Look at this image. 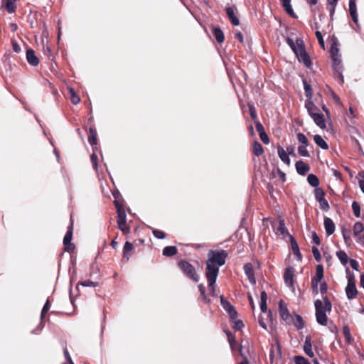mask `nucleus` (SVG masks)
Wrapping results in <instances>:
<instances>
[{"instance_id": "1", "label": "nucleus", "mask_w": 364, "mask_h": 364, "mask_svg": "<svg viewBox=\"0 0 364 364\" xmlns=\"http://www.w3.org/2000/svg\"><path fill=\"white\" fill-rule=\"evenodd\" d=\"M228 253L223 250H210L206 261L205 274H208L210 281L213 282L219 274V267L225 263Z\"/></svg>"}, {"instance_id": "2", "label": "nucleus", "mask_w": 364, "mask_h": 364, "mask_svg": "<svg viewBox=\"0 0 364 364\" xmlns=\"http://www.w3.org/2000/svg\"><path fill=\"white\" fill-rule=\"evenodd\" d=\"M324 305L321 300L317 299L314 302L316 309V321L322 326H326L328 323V318L326 312H331L332 309V304L326 295L323 296Z\"/></svg>"}, {"instance_id": "3", "label": "nucleus", "mask_w": 364, "mask_h": 364, "mask_svg": "<svg viewBox=\"0 0 364 364\" xmlns=\"http://www.w3.org/2000/svg\"><path fill=\"white\" fill-rule=\"evenodd\" d=\"M177 266L183 274L193 282H198L200 279V275L198 274L195 267L186 259H180L177 262Z\"/></svg>"}, {"instance_id": "4", "label": "nucleus", "mask_w": 364, "mask_h": 364, "mask_svg": "<svg viewBox=\"0 0 364 364\" xmlns=\"http://www.w3.org/2000/svg\"><path fill=\"white\" fill-rule=\"evenodd\" d=\"M286 42L296 58L301 55L303 53L306 51L305 44L302 38H298L294 42L291 38L287 36L286 38Z\"/></svg>"}, {"instance_id": "5", "label": "nucleus", "mask_w": 364, "mask_h": 364, "mask_svg": "<svg viewBox=\"0 0 364 364\" xmlns=\"http://www.w3.org/2000/svg\"><path fill=\"white\" fill-rule=\"evenodd\" d=\"M331 59L334 77L336 80L339 81L340 84L342 85L344 82V77L343 75V68L341 64V56L331 58Z\"/></svg>"}, {"instance_id": "6", "label": "nucleus", "mask_w": 364, "mask_h": 364, "mask_svg": "<svg viewBox=\"0 0 364 364\" xmlns=\"http://www.w3.org/2000/svg\"><path fill=\"white\" fill-rule=\"evenodd\" d=\"M73 220L72 215L70 216V224L68 227V230L65 233V235L63 238V245L64 249L66 252H73L75 248V246L73 243L71 242L73 237Z\"/></svg>"}, {"instance_id": "7", "label": "nucleus", "mask_w": 364, "mask_h": 364, "mask_svg": "<svg viewBox=\"0 0 364 364\" xmlns=\"http://www.w3.org/2000/svg\"><path fill=\"white\" fill-rule=\"evenodd\" d=\"M279 312L282 319H283L287 324H291L293 322V316L289 314L287 305L283 300H280L279 302Z\"/></svg>"}, {"instance_id": "8", "label": "nucleus", "mask_w": 364, "mask_h": 364, "mask_svg": "<svg viewBox=\"0 0 364 364\" xmlns=\"http://www.w3.org/2000/svg\"><path fill=\"white\" fill-rule=\"evenodd\" d=\"M220 304L223 308L228 313L231 320H234L237 317V312L235 307L223 296H220Z\"/></svg>"}, {"instance_id": "9", "label": "nucleus", "mask_w": 364, "mask_h": 364, "mask_svg": "<svg viewBox=\"0 0 364 364\" xmlns=\"http://www.w3.org/2000/svg\"><path fill=\"white\" fill-rule=\"evenodd\" d=\"M364 225L360 222H356L353 225V235L357 237L356 241L364 246Z\"/></svg>"}, {"instance_id": "10", "label": "nucleus", "mask_w": 364, "mask_h": 364, "mask_svg": "<svg viewBox=\"0 0 364 364\" xmlns=\"http://www.w3.org/2000/svg\"><path fill=\"white\" fill-rule=\"evenodd\" d=\"M295 269L293 267H288L285 269L284 273V280L285 284L292 289L294 287V277Z\"/></svg>"}, {"instance_id": "11", "label": "nucleus", "mask_w": 364, "mask_h": 364, "mask_svg": "<svg viewBox=\"0 0 364 364\" xmlns=\"http://www.w3.org/2000/svg\"><path fill=\"white\" fill-rule=\"evenodd\" d=\"M243 269L249 282L253 285L255 284L256 279L255 277L253 265L251 263H247L244 265Z\"/></svg>"}, {"instance_id": "12", "label": "nucleus", "mask_w": 364, "mask_h": 364, "mask_svg": "<svg viewBox=\"0 0 364 364\" xmlns=\"http://www.w3.org/2000/svg\"><path fill=\"white\" fill-rule=\"evenodd\" d=\"M117 226L123 234L127 235L130 232V227L127 224V215L117 217Z\"/></svg>"}, {"instance_id": "13", "label": "nucleus", "mask_w": 364, "mask_h": 364, "mask_svg": "<svg viewBox=\"0 0 364 364\" xmlns=\"http://www.w3.org/2000/svg\"><path fill=\"white\" fill-rule=\"evenodd\" d=\"M26 60L32 66H37L39 64V59L36 55L35 51L30 48L26 49Z\"/></svg>"}, {"instance_id": "14", "label": "nucleus", "mask_w": 364, "mask_h": 364, "mask_svg": "<svg viewBox=\"0 0 364 364\" xmlns=\"http://www.w3.org/2000/svg\"><path fill=\"white\" fill-rule=\"evenodd\" d=\"M349 12L353 22L356 24L357 27L359 28L356 0H349Z\"/></svg>"}, {"instance_id": "15", "label": "nucleus", "mask_w": 364, "mask_h": 364, "mask_svg": "<svg viewBox=\"0 0 364 364\" xmlns=\"http://www.w3.org/2000/svg\"><path fill=\"white\" fill-rule=\"evenodd\" d=\"M289 238H290V243H291V250H292L293 254L296 257V259L299 261H301L302 260V255L300 252L299 247L298 245L297 242L296 241L294 237L291 235H289Z\"/></svg>"}, {"instance_id": "16", "label": "nucleus", "mask_w": 364, "mask_h": 364, "mask_svg": "<svg viewBox=\"0 0 364 364\" xmlns=\"http://www.w3.org/2000/svg\"><path fill=\"white\" fill-rule=\"evenodd\" d=\"M295 167L296 171L301 176H304L307 173V172L310 170V166L308 164L304 162L303 161H298L296 162Z\"/></svg>"}, {"instance_id": "17", "label": "nucleus", "mask_w": 364, "mask_h": 364, "mask_svg": "<svg viewBox=\"0 0 364 364\" xmlns=\"http://www.w3.org/2000/svg\"><path fill=\"white\" fill-rule=\"evenodd\" d=\"M284 8V11L288 14L291 17L294 18H297V15L294 13L293 8L291 4V0H279Z\"/></svg>"}, {"instance_id": "18", "label": "nucleus", "mask_w": 364, "mask_h": 364, "mask_svg": "<svg viewBox=\"0 0 364 364\" xmlns=\"http://www.w3.org/2000/svg\"><path fill=\"white\" fill-rule=\"evenodd\" d=\"M226 14L229 18L231 23L233 26L240 25V20L237 16L235 14V9L233 7L229 6L225 9Z\"/></svg>"}, {"instance_id": "19", "label": "nucleus", "mask_w": 364, "mask_h": 364, "mask_svg": "<svg viewBox=\"0 0 364 364\" xmlns=\"http://www.w3.org/2000/svg\"><path fill=\"white\" fill-rule=\"evenodd\" d=\"M326 232L328 236L331 235L335 232V224L333 221L329 218H325L323 221Z\"/></svg>"}, {"instance_id": "20", "label": "nucleus", "mask_w": 364, "mask_h": 364, "mask_svg": "<svg viewBox=\"0 0 364 364\" xmlns=\"http://www.w3.org/2000/svg\"><path fill=\"white\" fill-rule=\"evenodd\" d=\"M299 141L302 144V145L299 146L298 147V152L299 154L305 157H309V153L308 150L306 149L307 142H308V138H298Z\"/></svg>"}, {"instance_id": "21", "label": "nucleus", "mask_w": 364, "mask_h": 364, "mask_svg": "<svg viewBox=\"0 0 364 364\" xmlns=\"http://www.w3.org/2000/svg\"><path fill=\"white\" fill-rule=\"evenodd\" d=\"M17 0H2V6L9 14H13L16 11V2Z\"/></svg>"}, {"instance_id": "22", "label": "nucleus", "mask_w": 364, "mask_h": 364, "mask_svg": "<svg viewBox=\"0 0 364 364\" xmlns=\"http://www.w3.org/2000/svg\"><path fill=\"white\" fill-rule=\"evenodd\" d=\"M297 59L300 63H303L307 68L311 69L312 62L306 51L303 53L301 55L299 56Z\"/></svg>"}, {"instance_id": "23", "label": "nucleus", "mask_w": 364, "mask_h": 364, "mask_svg": "<svg viewBox=\"0 0 364 364\" xmlns=\"http://www.w3.org/2000/svg\"><path fill=\"white\" fill-rule=\"evenodd\" d=\"M311 117L314 119V122L320 128L323 129L326 127V122L323 114L319 112L314 114V115H310Z\"/></svg>"}, {"instance_id": "24", "label": "nucleus", "mask_w": 364, "mask_h": 364, "mask_svg": "<svg viewBox=\"0 0 364 364\" xmlns=\"http://www.w3.org/2000/svg\"><path fill=\"white\" fill-rule=\"evenodd\" d=\"M227 337L228 342L230 343V348L232 350H235L236 348L240 352V346H242L241 345H239L238 343L236 341L235 335H233L230 331H226Z\"/></svg>"}, {"instance_id": "25", "label": "nucleus", "mask_w": 364, "mask_h": 364, "mask_svg": "<svg viewBox=\"0 0 364 364\" xmlns=\"http://www.w3.org/2000/svg\"><path fill=\"white\" fill-rule=\"evenodd\" d=\"M304 350L309 357L313 358L314 356V353L312 350L311 338L309 336L306 337Z\"/></svg>"}, {"instance_id": "26", "label": "nucleus", "mask_w": 364, "mask_h": 364, "mask_svg": "<svg viewBox=\"0 0 364 364\" xmlns=\"http://www.w3.org/2000/svg\"><path fill=\"white\" fill-rule=\"evenodd\" d=\"M277 153L280 159L287 165H290V159L287 153V151L284 149L281 146H277Z\"/></svg>"}, {"instance_id": "27", "label": "nucleus", "mask_w": 364, "mask_h": 364, "mask_svg": "<svg viewBox=\"0 0 364 364\" xmlns=\"http://www.w3.org/2000/svg\"><path fill=\"white\" fill-rule=\"evenodd\" d=\"M304 90L305 92V96L306 97V100H311L313 97V89L311 85L306 81V80H302Z\"/></svg>"}, {"instance_id": "28", "label": "nucleus", "mask_w": 364, "mask_h": 364, "mask_svg": "<svg viewBox=\"0 0 364 364\" xmlns=\"http://www.w3.org/2000/svg\"><path fill=\"white\" fill-rule=\"evenodd\" d=\"M346 293L348 299H353L357 296L358 292L355 285H347Z\"/></svg>"}, {"instance_id": "29", "label": "nucleus", "mask_w": 364, "mask_h": 364, "mask_svg": "<svg viewBox=\"0 0 364 364\" xmlns=\"http://www.w3.org/2000/svg\"><path fill=\"white\" fill-rule=\"evenodd\" d=\"M213 33L218 43H222L224 42L225 36L221 28H220L219 27H213Z\"/></svg>"}, {"instance_id": "30", "label": "nucleus", "mask_w": 364, "mask_h": 364, "mask_svg": "<svg viewBox=\"0 0 364 364\" xmlns=\"http://www.w3.org/2000/svg\"><path fill=\"white\" fill-rule=\"evenodd\" d=\"M305 107L307 109V112L309 115H314V114L319 112L318 108L314 105L312 100H306Z\"/></svg>"}, {"instance_id": "31", "label": "nucleus", "mask_w": 364, "mask_h": 364, "mask_svg": "<svg viewBox=\"0 0 364 364\" xmlns=\"http://www.w3.org/2000/svg\"><path fill=\"white\" fill-rule=\"evenodd\" d=\"M333 43L331 46L330 53L331 58H336L337 56H341L339 54V49L338 48V40L335 36L332 38Z\"/></svg>"}, {"instance_id": "32", "label": "nucleus", "mask_w": 364, "mask_h": 364, "mask_svg": "<svg viewBox=\"0 0 364 364\" xmlns=\"http://www.w3.org/2000/svg\"><path fill=\"white\" fill-rule=\"evenodd\" d=\"M341 233H342L345 244L348 246H350L352 244L351 230L350 229H346L345 228H342Z\"/></svg>"}, {"instance_id": "33", "label": "nucleus", "mask_w": 364, "mask_h": 364, "mask_svg": "<svg viewBox=\"0 0 364 364\" xmlns=\"http://www.w3.org/2000/svg\"><path fill=\"white\" fill-rule=\"evenodd\" d=\"M178 249L176 246H166L163 250V255L166 257H172L177 254Z\"/></svg>"}, {"instance_id": "34", "label": "nucleus", "mask_w": 364, "mask_h": 364, "mask_svg": "<svg viewBox=\"0 0 364 364\" xmlns=\"http://www.w3.org/2000/svg\"><path fill=\"white\" fill-rule=\"evenodd\" d=\"M267 294L265 291H262L260 294V309L263 313L267 311Z\"/></svg>"}, {"instance_id": "35", "label": "nucleus", "mask_w": 364, "mask_h": 364, "mask_svg": "<svg viewBox=\"0 0 364 364\" xmlns=\"http://www.w3.org/2000/svg\"><path fill=\"white\" fill-rule=\"evenodd\" d=\"M296 328L297 330H301L304 327V321L300 315L295 314V318H293L291 323Z\"/></svg>"}, {"instance_id": "36", "label": "nucleus", "mask_w": 364, "mask_h": 364, "mask_svg": "<svg viewBox=\"0 0 364 364\" xmlns=\"http://www.w3.org/2000/svg\"><path fill=\"white\" fill-rule=\"evenodd\" d=\"M323 278V267L321 264H318L316 268V274L311 279L321 282Z\"/></svg>"}, {"instance_id": "37", "label": "nucleus", "mask_w": 364, "mask_h": 364, "mask_svg": "<svg viewBox=\"0 0 364 364\" xmlns=\"http://www.w3.org/2000/svg\"><path fill=\"white\" fill-rule=\"evenodd\" d=\"M343 333L345 337L346 343L348 344H351L353 342L354 339L351 336L350 328L347 325L343 326Z\"/></svg>"}, {"instance_id": "38", "label": "nucleus", "mask_w": 364, "mask_h": 364, "mask_svg": "<svg viewBox=\"0 0 364 364\" xmlns=\"http://www.w3.org/2000/svg\"><path fill=\"white\" fill-rule=\"evenodd\" d=\"M336 257L340 260L341 263L343 265H346L348 262V257L345 251L343 250H339L336 252Z\"/></svg>"}, {"instance_id": "39", "label": "nucleus", "mask_w": 364, "mask_h": 364, "mask_svg": "<svg viewBox=\"0 0 364 364\" xmlns=\"http://www.w3.org/2000/svg\"><path fill=\"white\" fill-rule=\"evenodd\" d=\"M114 205L117 210V217H120L122 215L123 216L127 215L124 208L123 205L119 201L114 200Z\"/></svg>"}, {"instance_id": "40", "label": "nucleus", "mask_w": 364, "mask_h": 364, "mask_svg": "<svg viewBox=\"0 0 364 364\" xmlns=\"http://www.w3.org/2000/svg\"><path fill=\"white\" fill-rule=\"evenodd\" d=\"M252 149H253L254 155H255L257 156H261L264 152L262 146L261 145L260 143H259L257 141H254Z\"/></svg>"}, {"instance_id": "41", "label": "nucleus", "mask_w": 364, "mask_h": 364, "mask_svg": "<svg viewBox=\"0 0 364 364\" xmlns=\"http://www.w3.org/2000/svg\"><path fill=\"white\" fill-rule=\"evenodd\" d=\"M307 181H308V183L313 187H315L316 188H318V185H319V180H318V178L313 174V173H311L307 177Z\"/></svg>"}, {"instance_id": "42", "label": "nucleus", "mask_w": 364, "mask_h": 364, "mask_svg": "<svg viewBox=\"0 0 364 364\" xmlns=\"http://www.w3.org/2000/svg\"><path fill=\"white\" fill-rule=\"evenodd\" d=\"M69 92L70 94V101L73 105H77L80 101L79 95H77L74 88L73 87H69Z\"/></svg>"}, {"instance_id": "43", "label": "nucleus", "mask_w": 364, "mask_h": 364, "mask_svg": "<svg viewBox=\"0 0 364 364\" xmlns=\"http://www.w3.org/2000/svg\"><path fill=\"white\" fill-rule=\"evenodd\" d=\"M315 193V198L319 203L320 201L326 199L325 198V192L321 188H316L314 190Z\"/></svg>"}, {"instance_id": "44", "label": "nucleus", "mask_w": 364, "mask_h": 364, "mask_svg": "<svg viewBox=\"0 0 364 364\" xmlns=\"http://www.w3.org/2000/svg\"><path fill=\"white\" fill-rule=\"evenodd\" d=\"M277 231L280 232L281 235H289L288 230L285 226V223L283 219H280L279 220V226L277 228Z\"/></svg>"}, {"instance_id": "45", "label": "nucleus", "mask_w": 364, "mask_h": 364, "mask_svg": "<svg viewBox=\"0 0 364 364\" xmlns=\"http://www.w3.org/2000/svg\"><path fill=\"white\" fill-rule=\"evenodd\" d=\"M208 285L209 287L210 294L214 296L215 293V282L217 280V278L214 279V280L212 282L210 281V278L208 277V274H205Z\"/></svg>"}, {"instance_id": "46", "label": "nucleus", "mask_w": 364, "mask_h": 364, "mask_svg": "<svg viewBox=\"0 0 364 364\" xmlns=\"http://www.w3.org/2000/svg\"><path fill=\"white\" fill-rule=\"evenodd\" d=\"M316 144L323 149H328V145L323 138H314Z\"/></svg>"}, {"instance_id": "47", "label": "nucleus", "mask_w": 364, "mask_h": 364, "mask_svg": "<svg viewBox=\"0 0 364 364\" xmlns=\"http://www.w3.org/2000/svg\"><path fill=\"white\" fill-rule=\"evenodd\" d=\"M352 209H353L354 215L356 218H359L360 216V204L357 201L353 202Z\"/></svg>"}, {"instance_id": "48", "label": "nucleus", "mask_w": 364, "mask_h": 364, "mask_svg": "<svg viewBox=\"0 0 364 364\" xmlns=\"http://www.w3.org/2000/svg\"><path fill=\"white\" fill-rule=\"evenodd\" d=\"M347 278H348V284L347 285H355V279L353 274H350V272L348 268L346 269Z\"/></svg>"}, {"instance_id": "49", "label": "nucleus", "mask_w": 364, "mask_h": 364, "mask_svg": "<svg viewBox=\"0 0 364 364\" xmlns=\"http://www.w3.org/2000/svg\"><path fill=\"white\" fill-rule=\"evenodd\" d=\"M50 308V301L48 299L46 301V303L42 309V311H41V319H43L46 316V315L47 312L49 311Z\"/></svg>"}, {"instance_id": "50", "label": "nucleus", "mask_w": 364, "mask_h": 364, "mask_svg": "<svg viewBox=\"0 0 364 364\" xmlns=\"http://www.w3.org/2000/svg\"><path fill=\"white\" fill-rule=\"evenodd\" d=\"M247 106H248V109H249V111H250V114L252 119L253 120H255L257 119V112H256V109H255V107L254 105L252 104V103H248Z\"/></svg>"}, {"instance_id": "51", "label": "nucleus", "mask_w": 364, "mask_h": 364, "mask_svg": "<svg viewBox=\"0 0 364 364\" xmlns=\"http://www.w3.org/2000/svg\"><path fill=\"white\" fill-rule=\"evenodd\" d=\"M256 129L258 132L259 136H268L264 131V127L259 122L256 124Z\"/></svg>"}, {"instance_id": "52", "label": "nucleus", "mask_w": 364, "mask_h": 364, "mask_svg": "<svg viewBox=\"0 0 364 364\" xmlns=\"http://www.w3.org/2000/svg\"><path fill=\"white\" fill-rule=\"evenodd\" d=\"M152 233L158 239H164L166 237V233L158 229H154Z\"/></svg>"}, {"instance_id": "53", "label": "nucleus", "mask_w": 364, "mask_h": 364, "mask_svg": "<svg viewBox=\"0 0 364 364\" xmlns=\"http://www.w3.org/2000/svg\"><path fill=\"white\" fill-rule=\"evenodd\" d=\"M295 364H310L309 361L303 356L296 355L294 358Z\"/></svg>"}, {"instance_id": "54", "label": "nucleus", "mask_w": 364, "mask_h": 364, "mask_svg": "<svg viewBox=\"0 0 364 364\" xmlns=\"http://www.w3.org/2000/svg\"><path fill=\"white\" fill-rule=\"evenodd\" d=\"M133 244L129 242H126L123 248V256L125 257L127 254L133 250Z\"/></svg>"}, {"instance_id": "55", "label": "nucleus", "mask_w": 364, "mask_h": 364, "mask_svg": "<svg viewBox=\"0 0 364 364\" xmlns=\"http://www.w3.org/2000/svg\"><path fill=\"white\" fill-rule=\"evenodd\" d=\"M312 254H313L314 259H316V262H321V255L320 254L318 249L315 246L312 247Z\"/></svg>"}, {"instance_id": "56", "label": "nucleus", "mask_w": 364, "mask_h": 364, "mask_svg": "<svg viewBox=\"0 0 364 364\" xmlns=\"http://www.w3.org/2000/svg\"><path fill=\"white\" fill-rule=\"evenodd\" d=\"M232 321H233L232 328L235 329V331H240L244 326V323H243L242 321L235 320V319Z\"/></svg>"}, {"instance_id": "57", "label": "nucleus", "mask_w": 364, "mask_h": 364, "mask_svg": "<svg viewBox=\"0 0 364 364\" xmlns=\"http://www.w3.org/2000/svg\"><path fill=\"white\" fill-rule=\"evenodd\" d=\"M319 282H317L316 280H314L311 279V289H312V292L314 295H316L318 293V285Z\"/></svg>"}, {"instance_id": "58", "label": "nucleus", "mask_w": 364, "mask_h": 364, "mask_svg": "<svg viewBox=\"0 0 364 364\" xmlns=\"http://www.w3.org/2000/svg\"><path fill=\"white\" fill-rule=\"evenodd\" d=\"M11 46L14 51L16 53H18L21 52V48L18 42L15 39H11Z\"/></svg>"}, {"instance_id": "59", "label": "nucleus", "mask_w": 364, "mask_h": 364, "mask_svg": "<svg viewBox=\"0 0 364 364\" xmlns=\"http://www.w3.org/2000/svg\"><path fill=\"white\" fill-rule=\"evenodd\" d=\"M315 34H316V37L320 46L321 47L324 48L325 43H324V40H323L321 33L320 31H316Z\"/></svg>"}, {"instance_id": "60", "label": "nucleus", "mask_w": 364, "mask_h": 364, "mask_svg": "<svg viewBox=\"0 0 364 364\" xmlns=\"http://www.w3.org/2000/svg\"><path fill=\"white\" fill-rule=\"evenodd\" d=\"M80 284L83 286V287H95L97 285V283L94 282L90 281V280H85V281L80 282Z\"/></svg>"}, {"instance_id": "61", "label": "nucleus", "mask_w": 364, "mask_h": 364, "mask_svg": "<svg viewBox=\"0 0 364 364\" xmlns=\"http://www.w3.org/2000/svg\"><path fill=\"white\" fill-rule=\"evenodd\" d=\"M240 355L242 358V360L238 364H250L247 357L242 353V346H240Z\"/></svg>"}, {"instance_id": "62", "label": "nucleus", "mask_w": 364, "mask_h": 364, "mask_svg": "<svg viewBox=\"0 0 364 364\" xmlns=\"http://www.w3.org/2000/svg\"><path fill=\"white\" fill-rule=\"evenodd\" d=\"M319 205L321 209L323 210L327 211L329 209V204L326 199H324L319 202Z\"/></svg>"}, {"instance_id": "63", "label": "nucleus", "mask_w": 364, "mask_h": 364, "mask_svg": "<svg viewBox=\"0 0 364 364\" xmlns=\"http://www.w3.org/2000/svg\"><path fill=\"white\" fill-rule=\"evenodd\" d=\"M349 262H350V267L355 269V271H358L359 270V264L358 262L354 259H350L349 260Z\"/></svg>"}, {"instance_id": "64", "label": "nucleus", "mask_w": 364, "mask_h": 364, "mask_svg": "<svg viewBox=\"0 0 364 364\" xmlns=\"http://www.w3.org/2000/svg\"><path fill=\"white\" fill-rule=\"evenodd\" d=\"M327 290H328V285H327L326 282H323L321 283L320 292L321 293V294L324 295L325 294H326Z\"/></svg>"}]
</instances>
